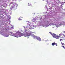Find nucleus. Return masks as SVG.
<instances>
[{
	"instance_id": "6",
	"label": "nucleus",
	"mask_w": 65,
	"mask_h": 65,
	"mask_svg": "<svg viewBox=\"0 0 65 65\" xmlns=\"http://www.w3.org/2000/svg\"><path fill=\"white\" fill-rule=\"evenodd\" d=\"M56 45V46H58V45H57V44L55 43H52V45L53 46H54V45Z\"/></svg>"
},
{
	"instance_id": "8",
	"label": "nucleus",
	"mask_w": 65,
	"mask_h": 65,
	"mask_svg": "<svg viewBox=\"0 0 65 65\" xmlns=\"http://www.w3.org/2000/svg\"><path fill=\"white\" fill-rule=\"evenodd\" d=\"M31 26H28L26 27V28H29V29H31Z\"/></svg>"
},
{
	"instance_id": "11",
	"label": "nucleus",
	"mask_w": 65,
	"mask_h": 65,
	"mask_svg": "<svg viewBox=\"0 0 65 65\" xmlns=\"http://www.w3.org/2000/svg\"><path fill=\"white\" fill-rule=\"evenodd\" d=\"M50 34H51V35L52 36V35H53V34L52 33V32H50Z\"/></svg>"
},
{
	"instance_id": "15",
	"label": "nucleus",
	"mask_w": 65,
	"mask_h": 65,
	"mask_svg": "<svg viewBox=\"0 0 65 65\" xmlns=\"http://www.w3.org/2000/svg\"><path fill=\"white\" fill-rule=\"evenodd\" d=\"M63 33H65V31H63Z\"/></svg>"
},
{
	"instance_id": "1",
	"label": "nucleus",
	"mask_w": 65,
	"mask_h": 65,
	"mask_svg": "<svg viewBox=\"0 0 65 65\" xmlns=\"http://www.w3.org/2000/svg\"><path fill=\"white\" fill-rule=\"evenodd\" d=\"M23 35V34L22 33H18L17 32L16 33L13 34L12 36L15 37H21V36H22Z\"/></svg>"
},
{
	"instance_id": "12",
	"label": "nucleus",
	"mask_w": 65,
	"mask_h": 65,
	"mask_svg": "<svg viewBox=\"0 0 65 65\" xmlns=\"http://www.w3.org/2000/svg\"><path fill=\"white\" fill-rule=\"evenodd\" d=\"M5 36V37H8V36H9V35H6V36Z\"/></svg>"
},
{
	"instance_id": "14",
	"label": "nucleus",
	"mask_w": 65,
	"mask_h": 65,
	"mask_svg": "<svg viewBox=\"0 0 65 65\" xmlns=\"http://www.w3.org/2000/svg\"><path fill=\"white\" fill-rule=\"evenodd\" d=\"M12 34V32H11L10 33V34Z\"/></svg>"
},
{
	"instance_id": "3",
	"label": "nucleus",
	"mask_w": 65,
	"mask_h": 65,
	"mask_svg": "<svg viewBox=\"0 0 65 65\" xmlns=\"http://www.w3.org/2000/svg\"><path fill=\"white\" fill-rule=\"evenodd\" d=\"M15 5H14V4L13 3H11L10 4V7L11 9H13V8H14Z\"/></svg>"
},
{
	"instance_id": "4",
	"label": "nucleus",
	"mask_w": 65,
	"mask_h": 65,
	"mask_svg": "<svg viewBox=\"0 0 65 65\" xmlns=\"http://www.w3.org/2000/svg\"><path fill=\"white\" fill-rule=\"evenodd\" d=\"M52 36H53L54 38H56V39H59V38H60L59 36H58V35H56V34H52Z\"/></svg>"
},
{
	"instance_id": "16",
	"label": "nucleus",
	"mask_w": 65,
	"mask_h": 65,
	"mask_svg": "<svg viewBox=\"0 0 65 65\" xmlns=\"http://www.w3.org/2000/svg\"><path fill=\"white\" fill-rule=\"evenodd\" d=\"M32 21H34V19H33V20Z\"/></svg>"
},
{
	"instance_id": "19",
	"label": "nucleus",
	"mask_w": 65,
	"mask_h": 65,
	"mask_svg": "<svg viewBox=\"0 0 65 65\" xmlns=\"http://www.w3.org/2000/svg\"><path fill=\"white\" fill-rule=\"evenodd\" d=\"M28 6H29V5H28Z\"/></svg>"
},
{
	"instance_id": "7",
	"label": "nucleus",
	"mask_w": 65,
	"mask_h": 65,
	"mask_svg": "<svg viewBox=\"0 0 65 65\" xmlns=\"http://www.w3.org/2000/svg\"><path fill=\"white\" fill-rule=\"evenodd\" d=\"M18 19L19 21H21L22 20V17H21L19 18V19Z\"/></svg>"
},
{
	"instance_id": "2",
	"label": "nucleus",
	"mask_w": 65,
	"mask_h": 65,
	"mask_svg": "<svg viewBox=\"0 0 65 65\" xmlns=\"http://www.w3.org/2000/svg\"><path fill=\"white\" fill-rule=\"evenodd\" d=\"M26 34H25L24 35V36L25 37L29 36H30V35H31V33H32V32L30 31H29L28 32H26Z\"/></svg>"
},
{
	"instance_id": "5",
	"label": "nucleus",
	"mask_w": 65,
	"mask_h": 65,
	"mask_svg": "<svg viewBox=\"0 0 65 65\" xmlns=\"http://www.w3.org/2000/svg\"><path fill=\"white\" fill-rule=\"evenodd\" d=\"M32 37H34V38H36L37 40H38L40 41H41V38H40L39 37H36L34 35H33L32 36Z\"/></svg>"
},
{
	"instance_id": "13",
	"label": "nucleus",
	"mask_w": 65,
	"mask_h": 65,
	"mask_svg": "<svg viewBox=\"0 0 65 65\" xmlns=\"http://www.w3.org/2000/svg\"><path fill=\"white\" fill-rule=\"evenodd\" d=\"M62 47H63L64 48V47H64V46H61Z\"/></svg>"
},
{
	"instance_id": "18",
	"label": "nucleus",
	"mask_w": 65,
	"mask_h": 65,
	"mask_svg": "<svg viewBox=\"0 0 65 65\" xmlns=\"http://www.w3.org/2000/svg\"><path fill=\"white\" fill-rule=\"evenodd\" d=\"M64 49H65V47H64Z\"/></svg>"
},
{
	"instance_id": "10",
	"label": "nucleus",
	"mask_w": 65,
	"mask_h": 65,
	"mask_svg": "<svg viewBox=\"0 0 65 65\" xmlns=\"http://www.w3.org/2000/svg\"><path fill=\"white\" fill-rule=\"evenodd\" d=\"M61 43L62 45H64V43H63L62 42H61Z\"/></svg>"
},
{
	"instance_id": "9",
	"label": "nucleus",
	"mask_w": 65,
	"mask_h": 65,
	"mask_svg": "<svg viewBox=\"0 0 65 65\" xmlns=\"http://www.w3.org/2000/svg\"><path fill=\"white\" fill-rule=\"evenodd\" d=\"M60 41H63V40H62V39L61 38L60 39Z\"/></svg>"
},
{
	"instance_id": "17",
	"label": "nucleus",
	"mask_w": 65,
	"mask_h": 65,
	"mask_svg": "<svg viewBox=\"0 0 65 65\" xmlns=\"http://www.w3.org/2000/svg\"><path fill=\"white\" fill-rule=\"evenodd\" d=\"M33 22H34V21H32Z\"/></svg>"
}]
</instances>
